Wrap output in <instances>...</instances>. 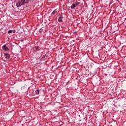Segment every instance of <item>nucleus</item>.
Returning a JSON list of instances; mask_svg holds the SVG:
<instances>
[{
	"mask_svg": "<svg viewBox=\"0 0 126 126\" xmlns=\"http://www.w3.org/2000/svg\"><path fill=\"white\" fill-rule=\"evenodd\" d=\"M74 4L76 6H77V5H79V4H80V2L77 1L74 2Z\"/></svg>",
	"mask_w": 126,
	"mask_h": 126,
	"instance_id": "obj_7",
	"label": "nucleus"
},
{
	"mask_svg": "<svg viewBox=\"0 0 126 126\" xmlns=\"http://www.w3.org/2000/svg\"><path fill=\"white\" fill-rule=\"evenodd\" d=\"M38 32H39V33H42V32H43V29L41 28L39 29Z\"/></svg>",
	"mask_w": 126,
	"mask_h": 126,
	"instance_id": "obj_12",
	"label": "nucleus"
},
{
	"mask_svg": "<svg viewBox=\"0 0 126 126\" xmlns=\"http://www.w3.org/2000/svg\"><path fill=\"white\" fill-rule=\"evenodd\" d=\"M11 33H12V30H9L8 31V34H10Z\"/></svg>",
	"mask_w": 126,
	"mask_h": 126,
	"instance_id": "obj_13",
	"label": "nucleus"
},
{
	"mask_svg": "<svg viewBox=\"0 0 126 126\" xmlns=\"http://www.w3.org/2000/svg\"><path fill=\"white\" fill-rule=\"evenodd\" d=\"M2 49L4 52H8V50H9L8 47H7L5 44L2 47Z\"/></svg>",
	"mask_w": 126,
	"mask_h": 126,
	"instance_id": "obj_2",
	"label": "nucleus"
},
{
	"mask_svg": "<svg viewBox=\"0 0 126 126\" xmlns=\"http://www.w3.org/2000/svg\"><path fill=\"white\" fill-rule=\"evenodd\" d=\"M46 56V54H45V55H44L42 58L41 59V60H42V59H47V56Z\"/></svg>",
	"mask_w": 126,
	"mask_h": 126,
	"instance_id": "obj_10",
	"label": "nucleus"
},
{
	"mask_svg": "<svg viewBox=\"0 0 126 126\" xmlns=\"http://www.w3.org/2000/svg\"><path fill=\"white\" fill-rule=\"evenodd\" d=\"M12 33H15V30H12Z\"/></svg>",
	"mask_w": 126,
	"mask_h": 126,
	"instance_id": "obj_14",
	"label": "nucleus"
},
{
	"mask_svg": "<svg viewBox=\"0 0 126 126\" xmlns=\"http://www.w3.org/2000/svg\"><path fill=\"white\" fill-rule=\"evenodd\" d=\"M39 93H40V91L38 90L35 91V94H36V95L39 94Z\"/></svg>",
	"mask_w": 126,
	"mask_h": 126,
	"instance_id": "obj_8",
	"label": "nucleus"
},
{
	"mask_svg": "<svg viewBox=\"0 0 126 126\" xmlns=\"http://www.w3.org/2000/svg\"><path fill=\"white\" fill-rule=\"evenodd\" d=\"M35 49L36 51H39V46H35Z\"/></svg>",
	"mask_w": 126,
	"mask_h": 126,
	"instance_id": "obj_11",
	"label": "nucleus"
},
{
	"mask_svg": "<svg viewBox=\"0 0 126 126\" xmlns=\"http://www.w3.org/2000/svg\"><path fill=\"white\" fill-rule=\"evenodd\" d=\"M33 0H19L16 4V6L18 8L19 12H24V7H21L25 3L33 2Z\"/></svg>",
	"mask_w": 126,
	"mask_h": 126,
	"instance_id": "obj_1",
	"label": "nucleus"
},
{
	"mask_svg": "<svg viewBox=\"0 0 126 126\" xmlns=\"http://www.w3.org/2000/svg\"><path fill=\"white\" fill-rule=\"evenodd\" d=\"M4 56L5 59H9V58H10V55H9V54L7 53H5L4 54Z\"/></svg>",
	"mask_w": 126,
	"mask_h": 126,
	"instance_id": "obj_3",
	"label": "nucleus"
},
{
	"mask_svg": "<svg viewBox=\"0 0 126 126\" xmlns=\"http://www.w3.org/2000/svg\"><path fill=\"white\" fill-rule=\"evenodd\" d=\"M63 15H61L58 19L59 22H63Z\"/></svg>",
	"mask_w": 126,
	"mask_h": 126,
	"instance_id": "obj_4",
	"label": "nucleus"
},
{
	"mask_svg": "<svg viewBox=\"0 0 126 126\" xmlns=\"http://www.w3.org/2000/svg\"><path fill=\"white\" fill-rule=\"evenodd\" d=\"M55 13H57V10H55L52 12V14H55Z\"/></svg>",
	"mask_w": 126,
	"mask_h": 126,
	"instance_id": "obj_9",
	"label": "nucleus"
},
{
	"mask_svg": "<svg viewBox=\"0 0 126 126\" xmlns=\"http://www.w3.org/2000/svg\"><path fill=\"white\" fill-rule=\"evenodd\" d=\"M42 56V54L40 53H38L36 54V55L35 56L36 59H40L41 57Z\"/></svg>",
	"mask_w": 126,
	"mask_h": 126,
	"instance_id": "obj_5",
	"label": "nucleus"
},
{
	"mask_svg": "<svg viewBox=\"0 0 126 126\" xmlns=\"http://www.w3.org/2000/svg\"><path fill=\"white\" fill-rule=\"evenodd\" d=\"M70 7L71 9L74 10L75 8V7H76V6L74 4V3H73L72 5L70 6Z\"/></svg>",
	"mask_w": 126,
	"mask_h": 126,
	"instance_id": "obj_6",
	"label": "nucleus"
}]
</instances>
